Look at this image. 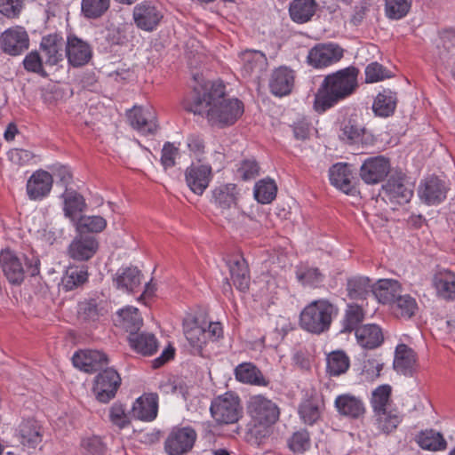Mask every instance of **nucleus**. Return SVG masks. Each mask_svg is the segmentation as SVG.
Wrapping results in <instances>:
<instances>
[{
	"label": "nucleus",
	"mask_w": 455,
	"mask_h": 455,
	"mask_svg": "<svg viewBox=\"0 0 455 455\" xmlns=\"http://www.w3.org/2000/svg\"><path fill=\"white\" fill-rule=\"evenodd\" d=\"M238 195L239 191L235 184H221L212 190V200L223 212L236 206Z\"/></svg>",
	"instance_id": "nucleus-29"
},
{
	"label": "nucleus",
	"mask_w": 455,
	"mask_h": 455,
	"mask_svg": "<svg viewBox=\"0 0 455 455\" xmlns=\"http://www.w3.org/2000/svg\"><path fill=\"white\" fill-rule=\"evenodd\" d=\"M78 314L85 321H96L99 318L100 312L96 300L91 299L79 304Z\"/></svg>",
	"instance_id": "nucleus-61"
},
{
	"label": "nucleus",
	"mask_w": 455,
	"mask_h": 455,
	"mask_svg": "<svg viewBox=\"0 0 455 455\" xmlns=\"http://www.w3.org/2000/svg\"><path fill=\"white\" fill-rule=\"evenodd\" d=\"M448 192L444 181L435 176L425 179L419 185L418 194L420 200L427 205L442 203Z\"/></svg>",
	"instance_id": "nucleus-15"
},
{
	"label": "nucleus",
	"mask_w": 455,
	"mask_h": 455,
	"mask_svg": "<svg viewBox=\"0 0 455 455\" xmlns=\"http://www.w3.org/2000/svg\"><path fill=\"white\" fill-rule=\"evenodd\" d=\"M243 61V72L245 76H251L260 72L267 64L265 54L259 51L246 50L241 53Z\"/></svg>",
	"instance_id": "nucleus-42"
},
{
	"label": "nucleus",
	"mask_w": 455,
	"mask_h": 455,
	"mask_svg": "<svg viewBox=\"0 0 455 455\" xmlns=\"http://www.w3.org/2000/svg\"><path fill=\"white\" fill-rule=\"evenodd\" d=\"M250 415L254 423L263 426L262 435L268 436L270 426L279 418V409L271 400L263 395H254L248 405Z\"/></svg>",
	"instance_id": "nucleus-6"
},
{
	"label": "nucleus",
	"mask_w": 455,
	"mask_h": 455,
	"mask_svg": "<svg viewBox=\"0 0 455 455\" xmlns=\"http://www.w3.org/2000/svg\"><path fill=\"white\" fill-rule=\"evenodd\" d=\"M318 9L315 0H292L289 4V15L297 24H304L312 20Z\"/></svg>",
	"instance_id": "nucleus-26"
},
{
	"label": "nucleus",
	"mask_w": 455,
	"mask_h": 455,
	"mask_svg": "<svg viewBox=\"0 0 455 455\" xmlns=\"http://www.w3.org/2000/svg\"><path fill=\"white\" fill-rule=\"evenodd\" d=\"M364 132L355 120L348 119L342 124L339 139L348 144L357 143Z\"/></svg>",
	"instance_id": "nucleus-52"
},
{
	"label": "nucleus",
	"mask_w": 455,
	"mask_h": 455,
	"mask_svg": "<svg viewBox=\"0 0 455 455\" xmlns=\"http://www.w3.org/2000/svg\"><path fill=\"white\" fill-rule=\"evenodd\" d=\"M132 17L140 29L151 32L156 28L164 16L156 4L144 1L134 7Z\"/></svg>",
	"instance_id": "nucleus-11"
},
{
	"label": "nucleus",
	"mask_w": 455,
	"mask_h": 455,
	"mask_svg": "<svg viewBox=\"0 0 455 455\" xmlns=\"http://www.w3.org/2000/svg\"><path fill=\"white\" fill-rule=\"evenodd\" d=\"M83 455H104L106 446L99 436L84 438L81 442Z\"/></svg>",
	"instance_id": "nucleus-55"
},
{
	"label": "nucleus",
	"mask_w": 455,
	"mask_h": 455,
	"mask_svg": "<svg viewBox=\"0 0 455 455\" xmlns=\"http://www.w3.org/2000/svg\"><path fill=\"white\" fill-rule=\"evenodd\" d=\"M131 126L144 135L155 134L158 129L156 112L151 107L134 106L127 112Z\"/></svg>",
	"instance_id": "nucleus-12"
},
{
	"label": "nucleus",
	"mask_w": 455,
	"mask_h": 455,
	"mask_svg": "<svg viewBox=\"0 0 455 455\" xmlns=\"http://www.w3.org/2000/svg\"><path fill=\"white\" fill-rule=\"evenodd\" d=\"M142 275L140 271L134 267L120 268L116 274L114 283L117 289L134 292L140 286Z\"/></svg>",
	"instance_id": "nucleus-30"
},
{
	"label": "nucleus",
	"mask_w": 455,
	"mask_h": 455,
	"mask_svg": "<svg viewBox=\"0 0 455 455\" xmlns=\"http://www.w3.org/2000/svg\"><path fill=\"white\" fill-rule=\"evenodd\" d=\"M97 240L90 235H79L74 238L68 247V255L76 261H86L92 259L98 250Z\"/></svg>",
	"instance_id": "nucleus-20"
},
{
	"label": "nucleus",
	"mask_w": 455,
	"mask_h": 455,
	"mask_svg": "<svg viewBox=\"0 0 455 455\" xmlns=\"http://www.w3.org/2000/svg\"><path fill=\"white\" fill-rule=\"evenodd\" d=\"M359 69L354 66L327 75L315 94V109L323 113L350 97L358 87Z\"/></svg>",
	"instance_id": "nucleus-2"
},
{
	"label": "nucleus",
	"mask_w": 455,
	"mask_h": 455,
	"mask_svg": "<svg viewBox=\"0 0 455 455\" xmlns=\"http://www.w3.org/2000/svg\"><path fill=\"white\" fill-rule=\"evenodd\" d=\"M210 412L217 425H231L239 421L243 410L239 396L227 392L212 400Z\"/></svg>",
	"instance_id": "nucleus-5"
},
{
	"label": "nucleus",
	"mask_w": 455,
	"mask_h": 455,
	"mask_svg": "<svg viewBox=\"0 0 455 455\" xmlns=\"http://www.w3.org/2000/svg\"><path fill=\"white\" fill-rule=\"evenodd\" d=\"M0 266L7 280L12 284H20L25 278L26 273L31 276L39 274L40 260L37 257L31 255H18L9 249L0 252Z\"/></svg>",
	"instance_id": "nucleus-4"
},
{
	"label": "nucleus",
	"mask_w": 455,
	"mask_h": 455,
	"mask_svg": "<svg viewBox=\"0 0 455 455\" xmlns=\"http://www.w3.org/2000/svg\"><path fill=\"white\" fill-rule=\"evenodd\" d=\"M178 155V148L172 143L166 142L162 149L161 163L167 169L175 165V159Z\"/></svg>",
	"instance_id": "nucleus-64"
},
{
	"label": "nucleus",
	"mask_w": 455,
	"mask_h": 455,
	"mask_svg": "<svg viewBox=\"0 0 455 455\" xmlns=\"http://www.w3.org/2000/svg\"><path fill=\"white\" fill-rule=\"evenodd\" d=\"M212 178V167L208 164H192L185 171V180L189 189L196 194L203 195L208 188Z\"/></svg>",
	"instance_id": "nucleus-17"
},
{
	"label": "nucleus",
	"mask_w": 455,
	"mask_h": 455,
	"mask_svg": "<svg viewBox=\"0 0 455 455\" xmlns=\"http://www.w3.org/2000/svg\"><path fill=\"white\" fill-rule=\"evenodd\" d=\"M76 225L81 232L98 233L106 228L107 221L101 216H81Z\"/></svg>",
	"instance_id": "nucleus-54"
},
{
	"label": "nucleus",
	"mask_w": 455,
	"mask_h": 455,
	"mask_svg": "<svg viewBox=\"0 0 455 455\" xmlns=\"http://www.w3.org/2000/svg\"><path fill=\"white\" fill-rule=\"evenodd\" d=\"M277 187L271 179H263L254 187V197L260 204H269L276 196Z\"/></svg>",
	"instance_id": "nucleus-46"
},
{
	"label": "nucleus",
	"mask_w": 455,
	"mask_h": 455,
	"mask_svg": "<svg viewBox=\"0 0 455 455\" xmlns=\"http://www.w3.org/2000/svg\"><path fill=\"white\" fill-rule=\"evenodd\" d=\"M156 394H145L139 397L132 409V417L143 421H152L156 418L158 410Z\"/></svg>",
	"instance_id": "nucleus-23"
},
{
	"label": "nucleus",
	"mask_w": 455,
	"mask_h": 455,
	"mask_svg": "<svg viewBox=\"0 0 455 455\" xmlns=\"http://www.w3.org/2000/svg\"><path fill=\"white\" fill-rule=\"evenodd\" d=\"M390 76V72L378 62H372L365 68L366 83H375Z\"/></svg>",
	"instance_id": "nucleus-59"
},
{
	"label": "nucleus",
	"mask_w": 455,
	"mask_h": 455,
	"mask_svg": "<svg viewBox=\"0 0 455 455\" xmlns=\"http://www.w3.org/2000/svg\"><path fill=\"white\" fill-rule=\"evenodd\" d=\"M331 183L346 194H348L353 185L351 182V172L347 164H336L329 171Z\"/></svg>",
	"instance_id": "nucleus-37"
},
{
	"label": "nucleus",
	"mask_w": 455,
	"mask_h": 455,
	"mask_svg": "<svg viewBox=\"0 0 455 455\" xmlns=\"http://www.w3.org/2000/svg\"><path fill=\"white\" fill-rule=\"evenodd\" d=\"M416 364L415 352L405 344H399L395 348L394 359L395 370L403 375H411Z\"/></svg>",
	"instance_id": "nucleus-34"
},
{
	"label": "nucleus",
	"mask_w": 455,
	"mask_h": 455,
	"mask_svg": "<svg viewBox=\"0 0 455 455\" xmlns=\"http://www.w3.org/2000/svg\"><path fill=\"white\" fill-rule=\"evenodd\" d=\"M35 156L33 152L23 148H13L8 152L9 159L18 165L28 164Z\"/></svg>",
	"instance_id": "nucleus-63"
},
{
	"label": "nucleus",
	"mask_w": 455,
	"mask_h": 455,
	"mask_svg": "<svg viewBox=\"0 0 455 455\" xmlns=\"http://www.w3.org/2000/svg\"><path fill=\"white\" fill-rule=\"evenodd\" d=\"M299 413L302 420L308 425H313L320 417L318 405L310 400H307L300 404Z\"/></svg>",
	"instance_id": "nucleus-58"
},
{
	"label": "nucleus",
	"mask_w": 455,
	"mask_h": 455,
	"mask_svg": "<svg viewBox=\"0 0 455 455\" xmlns=\"http://www.w3.org/2000/svg\"><path fill=\"white\" fill-rule=\"evenodd\" d=\"M374 286L366 276H352L347 281V296L351 299H363L372 291Z\"/></svg>",
	"instance_id": "nucleus-41"
},
{
	"label": "nucleus",
	"mask_w": 455,
	"mask_h": 455,
	"mask_svg": "<svg viewBox=\"0 0 455 455\" xmlns=\"http://www.w3.org/2000/svg\"><path fill=\"white\" fill-rule=\"evenodd\" d=\"M64 41L62 36L57 34H51L42 38L40 47L42 50L44 63L54 66L63 60Z\"/></svg>",
	"instance_id": "nucleus-21"
},
{
	"label": "nucleus",
	"mask_w": 455,
	"mask_h": 455,
	"mask_svg": "<svg viewBox=\"0 0 455 455\" xmlns=\"http://www.w3.org/2000/svg\"><path fill=\"white\" fill-rule=\"evenodd\" d=\"M128 340L132 348L143 355H152L157 350V340L151 333L137 331L133 335H129Z\"/></svg>",
	"instance_id": "nucleus-39"
},
{
	"label": "nucleus",
	"mask_w": 455,
	"mask_h": 455,
	"mask_svg": "<svg viewBox=\"0 0 455 455\" xmlns=\"http://www.w3.org/2000/svg\"><path fill=\"white\" fill-rule=\"evenodd\" d=\"M184 108L195 115L205 116L212 126L225 128L233 125L243 114L241 100L226 96L221 83H206L194 88L183 101Z\"/></svg>",
	"instance_id": "nucleus-1"
},
{
	"label": "nucleus",
	"mask_w": 455,
	"mask_h": 455,
	"mask_svg": "<svg viewBox=\"0 0 455 455\" xmlns=\"http://www.w3.org/2000/svg\"><path fill=\"white\" fill-rule=\"evenodd\" d=\"M349 365V358L343 351H333L327 356V371L331 376H339L345 373Z\"/></svg>",
	"instance_id": "nucleus-45"
},
{
	"label": "nucleus",
	"mask_w": 455,
	"mask_h": 455,
	"mask_svg": "<svg viewBox=\"0 0 455 455\" xmlns=\"http://www.w3.org/2000/svg\"><path fill=\"white\" fill-rule=\"evenodd\" d=\"M88 280V272L85 267H68L66 275L62 278L63 289L67 291H72Z\"/></svg>",
	"instance_id": "nucleus-47"
},
{
	"label": "nucleus",
	"mask_w": 455,
	"mask_h": 455,
	"mask_svg": "<svg viewBox=\"0 0 455 455\" xmlns=\"http://www.w3.org/2000/svg\"><path fill=\"white\" fill-rule=\"evenodd\" d=\"M15 436L17 437L23 451L36 450L42 443L44 430L40 423L34 419H28L23 420L16 429Z\"/></svg>",
	"instance_id": "nucleus-10"
},
{
	"label": "nucleus",
	"mask_w": 455,
	"mask_h": 455,
	"mask_svg": "<svg viewBox=\"0 0 455 455\" xmlns=\"http://www.w3.org/2000/svg\"><path fill=\"white\" fill-rule=\"evenodd\" d=\"M372 293L379 302L392 305L402 293V286L396 280L382 279L378 281Z\"/></svg>",
	"instance_id": "nucleus-31"
},
{
	"label": "nucleus",
	"mask_w": 455,
	"mask_h": 455,
	"mask_svg": "<svg viewBox=\"0 0 455 455\" xmlns=\"http://www.w3.org/2000/svg\"><path fill=\"white\" fill-rule=\"evenodd\" d=\"M196 439V433L192 427L174 428L165 440L164 449L170 455H181L193 448Z\"/></svg>",
	"instance_id": "nucleus-9"
},
{
	"label": "nucleus",
	"mask_w": 455,
	"mask_h": 455,
	"mask_svg": "<svg viewBox=\"0 0 455 455\" xmlns=\"http://www.w3.org/2000/svg\"><path fill=\"white\" fill-rule=\"evenodd\" d=\"M259 174V166L254 159L242 161L236 169V175L243 180L255 179Z\"/></svg>",
	"instance_id": "nucleus-57"
},
{
	"label": "nucleus",
	"mask_w": 455,
	"mask_h": 455,
	"mask_svg": "<svg viewBox=\"0 0 455 455\" xmlns=\"http://www.w3.org/2000/svg\"><path fill=\"white\" fill-rule=\"evenodd\" d=\"M235 379L245 384L267 387L269 381L259 369L251 363H242L235 369Z\"/></svg>",
	"instance_id": "nucleus-33"
},
{
	"label": "nucleus",
	"mask_w": 455,
	"mask_h": 455,
	"mask_svg": "<svg viewBox=\"0 0 455 455\" xmlns=\"http://www.w3.org/2000/svg\"><path fill=\"white\" fill-rule=\"evenodd\" d=\"M43 58L37 52L28 53L24 60L23 65L26 70L45 76L46 73L43 68Z\"/></svg>",
	"instance_id": "nucleus-60"
},
{
	"label": "nucleus",
	"mask_w": 455,
	"mask_h": 455,
	"mask_svg": "<svg viewBox=\"0 0 455 455\" xmlns=\"http://www.w3.org/2000/svg\"><path fill=\"white\" fill-rule=\"evenodd\" d=\"M183 331L194 353H200L207 344L205 323H200L196 318L185 319L183 322Z\"/></svg>",
	"instance_id": "nucleus-22"
},
{
	"label": "nucleus",
	"mask_w": 455,
	"mask_h": 455,
	"mask_svg": "<svg viewBox=\"0 0 455 455\" xmlns=\"http://www.w3.org/2000/svg\"><path fill=\"white\" fill-rule=\"evenodd\" d=\"M52 175L44 171L38 170L33 172L27 182V194L31 200H42L47 196L52 188Z\"/></svg>",
	"instance_id": "nucleus-19"
},
{
	"label": "nucleus",
	"mask_w": 455,
	"mask_h": 455,
	"mask_svg": "<svg viewBox=\"0 0 455 455\" xmlns=\"http://www.w3.org/2000/svg\"><path fill=\"white\" fill-rule=\"evenodd\" d=\"M294 84L292 70L281 67L276 68L271 75L269 80L270 92L275 96H285L289 94Z\"/></svg>",
	"instance_id": "nucleus-24"
},
{
	"label": "nucleus",
	"mask_w": 455,
	"mask_h": 455,
	"mask_svg": "<svg viewBox=\"0 0 455 455\" xmlns=\"http://www.w3.org/2000/svg\"><path fill=\"white\" fill-rule=\"evenodd\" d=\"M334 404L340 415L350 419H359L365 412L363 401L350 394L338 395Z\"/></svg>",
	"instance_id": "nucleus-25"
},
{
	"label": "nucleus",
	"mask_w": 455,
	"mask_h": 455,
	"mask_svg": "<svg viewBox=\"0 0 455 455\" xmlns=\"http://www.w3.org/2000/svg\"><path fill=\"white\" fill-rule=\"evenodd\" d=\"M295 275L298 282L303 286L317 287L324 279L321 270L307 263L296 266Z\"/></svg>",
	"instance_id": "nucleus-38"
},
{
	"label": "nucleus",
	"mask_w": 455,
	"mask_h": 455,
	"mask_svg": "<svg viewBox=\"0 0 455 455\" xmlns=\"http://www.w3.org/2000/svg\"><path fill=\"white\" fill-rule=\"evenodd\" d=\"M62 197L64 199L65 216L71 220H74L78 212L86 208L84 197L74 190L66 189Z\"/></svg>",
	"instance_id": "nucleus-44"
},
{
	"label": "nucleus",
	"mask_w": 455,
	"mask_h": 455,
	"mask_svg": "<svg viewBox=\"0 0 455 455\" xmlns=\"http://www.w3.org/2000/svg\"><path fill=\"white\" fill-rule=\"evenodd\" d=\"M390 170L389 161L382 156L366 159L360 169V176L367 184H377L382 181Z\"/></svg>",
	"instance_id": "nucleus-16"
},
{
	"label": "nucleus",
	"mask_w": 455,
	"mask_h": 455,
	"mask_svg": "<svg viewBox=\"0 0 455 455\" xmlns=\"http://www.w3.org/2000/svg\"><path fill=\"white\" fill-rule=\"evenodd\" d=\"M115 324L129 332V335H133L141 328L143 320L138 308L127 307L118 311Z\"/></svg>",
	"instance_id": "nucleus-32"
},
{
	"label": "nucleus",
	"mask_w": 455,
	"mask_h": 455,
	"mask_svg": "<svg viewBox=\"0 0 455 455\" xmlns=\"http://www.w3.org/2000/svg\"><path fill=\"white\" fill-rule=\"evenodd\" d=\"M411 0H385L386 15L392 20H400L407 15Z\"/></svg>",
	"instance_id": "nucleus-51"
},
{
	"label": "nucleus",
	"mask_w": 455,
	"mask_h": 455,
	"mask_svg": "<svg viewBox=\"0 0 455 455\" xmlns=\"http://www.w3.org/2000/svg\"><path fill=\"white\" fill-rule=\"evenodd\" d=\"M120 385L118 372L113 368H107L95 377L92 392L99 402L107 403L116 396Z\"/></svg>",
	"instance_id": "nucleus-7"
},
{
	"label": "nucleus",
	"mask_w": 455,
	"mask_h": 455,
	"mask_svg": "<svg viewBox=\"0 0 455 455\" xmlns=\"http://www.w3.org/2000/svg\"><path fill=\"white\" fill-rule=\"evenodd\" d=\"M433 285L437 295L444 299H455V274L450 270H443L435 275Z\"/></svg>",
	"instance_id": "nucleus-35"
},
{
	"label": "nucleus",
	"mask_w": 455,
	"mask_h": 455,
	"mask_svg": "<svg viewBox=\"0 0 455 455\" xmlns=\"http://www.w3.org/2000/svg\"><path fill=\"white\" fill-rule=\"evenodd\" d=\"M228 267L233 284L241 291H246L249 289L251 276L249 267L246 260L236 256L228 261Z\"/></svg>",
	"instance_id": "nucleus-27"
},
{
	"label": "nucleus",
	"mask_w": 455,
	"mask_h": 455,
	"mask_svg": "<svg viewBox=\"0 0 455 455\" xmlns=\"http://www.w3.org/2000/svg\"><path fill=\"white\" fill-rule=\"evenodd\" d=\"M355 338L358 344L366 349H374L384 341L381 328L374 323L363 324L355 331Z\"/></svg>",
	"instance_id": "nucleus-28"
},
{
	"label": "nucleus",
	"mask_w": 455,
	"mask_h": 455,
	"mask_svg": "<svg viewBox=\"0 0 455 455\" xmlns=\"http://www.w3.org/2000/svg\"><path fill=\"white\" fill-rule=\"evenodd\" d=\"M110 0H82L81 11L87 19H98L109 9Z\"/></svg>",
	"instance_id": "nucleus-49"
},
{
	"label": "nucleus",
	"mask_w": 455,
	"mask_h": 455,
	"mask_svg": "<svg viewBox=\"0 0 455 455\" xmlns=\"http://www.w3.org/2000/svg\"><path fill=\"white\" fill-rule=\"evenodd\" d=\"M391 392L392 388L389 385H381L373 390L371 399L373 412L388 409Z\"/></svg>",
	"instance_id": "nucleus-50"
},
{
	"label": "nucleus",
	"mask_w": 455,
	"mask_h": 455,
	"mask_svg": "<svg viewBox=\"0 0 455 455\" xmlns=\"http://www.w3.org/2000/svg\"><path fill=\"white\" fill-rule=\"evenodd\" d=\"M416 442L423 450L437 451H444L447 448V442L443 435L434 429H427L419 433Z\"/></svg>",
	"instance_id": "nucleus-40"
},
{
	"label": "nucleus",
	"mask_w": 455,
	"mask_h": 455,
	"mask_svg": "<svg viewBox=\"0 0 455 455\" xmlns=\"http://www.w3.org/2000/svg\"><path fill=\"white\" fill-rule=\"evenodd\" d=\"M338 312V307L327 299L314 300L300 312L299 326L307 332L321 334L330 329Z\"/></svg>",
	"instance_id": "nucleus-3"
},
{
	"label": "nucleus",
	"mask_w": 455,
	"mask_h": 455,
	"mask_svg": "<svg viewBox=\"0 0 455 455\" xmlns=\"http://www.w3.org/2000/svg\"><path fill=\"white\" fill-rule=\"evenodd\" d=\"M395 106V93L391 91H383L377 95L372 109L377 116L387 117L394 113Z\"/></svg>",
	"instance_id": "nucleus-43"
},
{
	"label": "nucleus",
	"mask_w": 455,
	"mask_h": 455,
	"mask_svg": "<svg viewBox=\"0 0 455 455\" xmlns=\"http://www.w3.org/2000/svg\"><path fill=\"white\" fill-rule=\"evenodd\" d=\"M110 421L119 428H124L129 424L128 417L124 406L120 403H114L109 410Z\"/></svg>",
	"instance_id": "nucleus-62"
},
{
	"label": "nucleus",
	"mask_w": 455,
	"mask_h": 455,
	"mask_svg": "<svg viewBox=\"0 0 455 455\" xmlns=\"http://www.w3.org/2000/svg\"><path fill=\"white\" fill-rule=\"evenodd\" d=\"M66 56L74 68L84 66L92 59V52L88 43L76 36H68Z\"/></svg>",
	"instance_id": "nucleus-18"
},
{
	"label": "nucleus",
	"mask_w": 455,
	"mask_h": 455,
	"mask_svg": "<svg viewBox=\"0 0 455 455\" xmlns=\"http://www.w3.org/2000/svg\"><path fill=\"white\" fill-rule=\"evenodd\" d=\"M344 55V50L333 43L317 44L307 54L308 65L315 68H324L339 62Z\"/></svg>",
	"instance_id": "nucleus-8"
},
{
	"label": "nucleus",
	"mask_w": 455,
	"mask_h": 455,
	"mask_svg": "<svg viewBox=\"0 0 455 455\" xmlns=\"http://www.w3.org/2000/svg\"><path fill=\"white\" fill-rule=\"evenodd\" d=\"M364 319V312L362 307L358 305H349L346 310L345 317L342 322L341 332H351L356 331L359 324Z\"/></svg>",
	"instance_id": "nucleus-48"
},
{
	"label": "nucleus",
	"mask_w": 455,
	"mask_h": 455,
	"mask_svg": "<svg viewBox=\"0 0 455 455\" xmlns=\"http://www.w3.org/2000/svg\"><path fill=\"white\" fill-rule=\"evenodd\" d=\"M29 39L28 33L21 27H15L5 30L0 36L2 50L12 56L20 55L28 48Z\"/></svg>",
	"instance_id": "nucleus-13"
},
{
	"label": "nucleus",
	"mask_w": 455,
	"mask_h": 455,
	"mask_svg": "<svg viewBox=\"0 0 455 455\" xmlns=\"http://www.w3.org/2000/svg\"><path fill=\"white\" fill-rule=\"evenodd\" d=\"M392 306L397 315L404 318L411 317L417 309L416 300L408 294L401 293Z\"/></svg>",
	"instance_id": "nucleus-53"
},
{
	"label": "nucleus",
	"mask_w": 455,
	"mask_h": 455,
	"mask_svg": "<svg viewBox=\"0 0 455 455\" xmlns=\"http://www.w3.org/2000/svg\"><path fill=\"white\" fill-rule=\"evenodd\" d=\"M383 192L391 202L407 204L413 196V184L403 176H392L383 186Z\"/></svg>",
	"instance_id": "nucleus-14"
},
{
	"label": "nucleus",
	"mask_w": 455,
	"mask_h": 455,
	"mask_svg": "<svg viewBox=\"0 0 455 455\" xmlns=\"http://www.w3.org/2000/svg\"><path fill=\"white\" fill-rule=\"evenodd\" d=\"M288 446L293 452L301 453L310 447L309 434L307 430L295 432L288 440Z\"/></svg>",
	"instance_id": "nucleus-56"
},
{
	"label": "nucleus",
	"mask_w": 455,
	"mask_h": 455,
	"mask_svg": "<svg viewBox=\"0 0 455 455\" xmlns=\"http://www.w3.org/2000/svg\"><path fill=\"white\" fill-rule=\"evenodd\" d=\"M376 427L384 434L395 431L402 422V415L395 409H386L374 412Z\"/></svg>",
	"instance_id": "nucleus-36"
}]
</instances>
